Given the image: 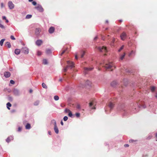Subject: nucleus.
I'll return each mask as SVG.
<instances>
[{
  "label": "nucleus",
  "mask_w": 157,
  "mask_h": 157,
  "mask_svg": "<svg viewBox=\"0 0 157 157\" xmlns=\"http://www.w3.org/2000/svg\"><path fill=\"white\" fill-rule=\"evenodd\" d=\"M103 67H105L106 69L110 70L111 71L113 70V69L115 68L114 66L112 63H108L104 64V62Z\"/></svg>",
  "instance_id": "nucleus-1"
},
{
  "label": "nucleus",
  "mask_w": 157,
  "mask_h": 157,
  "mask_svg": "<svg viewBox=\"0 0 157 157\" xmlns=\"http://www.w3.org/2000/svg\"><path fill=\"white\" fill-rule=\"evenodd\" d=\"M117 110L118 111H121L124 116H126L128 113L126 109L124 108L123 105L119 107L117 109Z\"/></svg>",
  "instance_id": "nucleus-2"
},
{
  "label": "nucleus",
  "mask_w": 157,
  "mask_h": 157,
  "mask_svg": "<svg viewBox=\"0 0 157 157\" xmlns=\"http://www.w3.org/2000/svg\"><path fill=\"white\" fill-rule=\"evenodd\" d=\"M67 63L68 65L66 67L63 69V72H66L69 67L71 69H72L74 67L75 64L73 62H70L69 61H67Z\"/></svg>",
  "instance_id": "nucleus-3"
},
{
  "label": "nucleus",
  "mask_w": 157,
  "mask_h": 157,
  "mask_svg": "<svg viewBox=\"0 0 157 157\" xmlns=\"http://www.w3.org/2000/svg\"><path fill=\"white\" fill-rule=\"evenodd\" d=\"M35 8L40 12H42L44 11V10L41 5L40 4H38L37 6L35 7Z\"/></svg>",
  "instance_id": "nucleus-4"
},
{
  "label": "nucleus",
  "mask_w": 157,
  "mask_h": 157,
  "mask_svg": "<svg viewBox=\"0 0 157 157\" xmlns=\"http://www.w3.org/2000/svg\"><path fill=\"white\" fill-rule=\"evenodd\" d=\"M21 51L25 54H28L29 53V49L28 48L26 47H22Z\"/></svg>",
  "instance_id": "nucleus-5"
},
{
  "label": "nucleus",
  "mask_w": 157,
  "mask_h": 157,
  "mask_svg": "<svg viewBox=\"0 0 157 157\" xmlns=\"http://www.w3.org/2000/svg\"><path fill=\"white\" fill-rule=\"evenodd\" d=\"M96 104L94 101L90 102L89 103V107L91 109H95L96 108L95 107Z\"/></svg>",
  "instance_id": "nucleus-6"
},
{
  "label": "nucleus",
  "mask_w": 157,
  "mask_h": 157,
  "mask_svg": "<svg viewBox=\"0 0 157 157\" xmlns=\"http://www.w3.org/2000/svg\"><path fill=\"white\" fill-rule=\"evenodd\" d=\"M97 48L101 52H106L107 51L106 48L104 46L98 47Z\"/></svg>",
  "instance_id": "nucleus-7"
},
{
  "label": "nucleus",
  "mask_w": 157,
  "mask_h": 157,
  "mask_svg": "<svg viewBox=\"0 0 157 157\" xmlns=\"http://www.w3.org/2000/svg\"><path fill=\"white\" fill-rule=\"evenodd\" d=\"M13 92L14 94L16 96H19L20 94L19 90L17 88H14Z\"/></svg>",
  "instance_id": "nucleus-8"
},
{
  "label": "nucleus",
  "mask_w": 157,
  "mask_h": 157,
  "mask_svg": "<svg viewBox=\"0 0 157 157\" xmlns=\"http://www.w3.org/2000/svg\"><path fill=\"white\" fill-rule=\"evenodd\" d=\"M8 6L9 7V8L12 10L14 8V5L12 3L11 1H9L8 2Z\"/></svg>",
  "instance_id": "nucleus-9"
},
{
  "label": "nucleus",
  "mask_w": 157,
  "mask_h": 157,
  "mask_svg": "<svg viewBox=\"0 0 157 157\" xmlns=\"http://www.w3.org/2000/svg\"><path fill=\"white\" fill-rule=\"evenodd\" d=\"M114 104L113 103L111 102L110 101L108 104L107 107L110 109V110H111L114 107Z\"/></svg>",
  "instance_id": "nucleus-10"
},
{
  "label": "nucleus",
  "mask_w": 157,
  "mask_h": 157,
  "mask_svg": "<svg viewBox=\"0 0 157 157\" xmlns=\"http://www.w3.org/2000/svg\"><path fill=\"white\" fill-rule=\"evenodd\" d=\"M93 68L91 67H84V73L86 74L88 73V71L92 70Z\"/></svg>",
  "instance_id": "nucleus-11"
},
{
  "label": "nucleus",
  "mask_w": 157,
  "mask_h": 157,
  "mask_svg": "<svg viewBox=\"0 0 157 157\" xmlns=\"http://www.w3.org/2000/svg\"><path fill=\"white\" fill-rule=\"evenodd\" d=\"M41 32V29L39 28H37L35 29V33L37 36H39L40 35V33Z\"/></svg>",
  "instance_id": "nucleus-12"
},
{
  "label": "nucleus",
  "mask_w": 157,
  "mask_h": 157,
  "mask_svg": "<svg viewBox=\"0 0 157 157\" xmlns=\"http://www.w3.org/2000/svg\"><path fill=\"white\" fill-rule=\"evenodd\" d=\"M120 36L121 40H124L126 37V34L125 33L123 32L121 34Z\"/></svg>",
  "instance_id": "nucleus-13"
},
{
  "label": "nucleus",
  "mask_w": 157,
  "mask_h": 157,
  "mask_svg": "<svg viewBox=\"0 0 157 157\" xmlns=\"http://www.w3.org/2000/svg\"><path fill=\"white\" fill-rule=\"evenodd\" d=\"M54 130L55 133L56 134H58L59 133V131L58 128V127H57V125H56L55 123V125H54Z\"/></svg>",
  "instance_id": "nucleus-14"
},
{
  "label": "nucleus",
  "mask_w": 157,
  "mask_h": 157,
  "mask_svg": "<svg viewBox=\"0 0 157 157\" xmlns=\"http://www.w3.org/2000/svg\"><path fill=\"white\" fill-rule=\"evenodd\" d=\"M55 30V28L54 27H51L49 29L48 32L49 33H50L52 34V33Z\"/></svg>",
  "instance_id": "nucleus-15"
},
{
  "label": "nucleus",
  "mask_w": 157,
  "mask_h": 157,
  "mask_svg": "<svg viewBox=\"0 0 157 157\" xmlns=\"http://www.w3.org/2000/svg\"><path fill=\"white\" fill-rule=\"evenodd\" d=\"M42 43V41L41 40H37L36 42V44L38 46H40Z\"/></svg>",
  "instance_id": "nucleus-16"
},
{
  "label": "nucleus",
  "mask_w": 157,
  "mask_h": 157,
  "mask_svg": "<svg viewBox=\"0 0 157 157\" xmlns=\"http://www.w3.org/2000/svg\"><path fill=\"white\" fill-rule=\"evenodd\" d=\"M4 75L6 78H9L10 76V73L9 72H5L4 73Z\"/></svg>",
  "instance_id": "nucleus-17"
},
{
  "label": "nucleus",
  "mask_w": 157,
  "mask_h": 157,
  "mask_svg": "<svg viewBox=\"0 0 157 157\" xmlns=\"http://www.w3.org/2000/svg\"><path fill=\"white\" fill-rule=\"evenodd\" d=\"M13 137L12 136H10L7 138V139L6 140V141L7 143H9L11 140H13Z\"/></svg>",
  "instance_id": "nucleus-18"
},
{
  "label": "nucleus",
  "mask_w": 157,
  "mask_h": 157,
  "mask_svg": "<svg viewBox=\"0 0 157 157\" xmlns=\"http://www.w3.org/2000/svg\"><path fill=\"white\" fill-rule=\"evenodd\" d=\"M125 55V53H124L122 55H120L119 61L122 60L124 58Z\"/></svg>",
  "instance_id": "nucleus-19"
},
{
  "label": "nucleus",
  "mask_w": 157,
  "mask_h": 157,
  "mask_svg": "<svg viewBox=\"0 0 157 157\" xmlns=\"http://www.w3.org/2000/svg\"><path fill=\"white\" fill-rule=\"evenodd\" d=\"M21 52V50L19 49H15L14 51V53L15 54L18 55L20 54Z\"/></svg>",
  "instance_id": "nucleus-20"
},
{
  "label": "nucleus",
  "mask_w": 157,
  "mask_h": 157,
  "mask_svg": "<svg viewBox=\"0 0 157 157\" xmlns=\"http://www.w3.org/2000/svg\"><path fill=\"white\" fill-rule=\"evenodd\" d=\"M117 82L116 81H113L112 82L111 84V86H112L113 87H115V86L117 85Z\"/></svg>",
  "instance_id": "nucleus-21"
},
{
  "label": "nucleus",
  "mask_w": 157,
  "mask_h": 157,
  "mask_svg": "<svg viewBox=\"0 0 157 157\" xmlns=\"http://www.w3.org/2000/svg\"><path fill=\"white\" fill-rule=\"evenodd\" d=\"M46 53L48 55H50L52 53L51 50L50 49H47Z\"/></svg>",
  "instance_id": "nucleus-22"
},
{
  "label": "nucleus",
  "mask_w": 157,
  "mask_h": 157,
  "mask_svg": "<svg viewBox=\"0 0 157 157\" xmlns=\"http://www.w3.org/2000/svg\"><path fill=\"white\" fill-rule=\"evenodd\" d=\"M31 128V127L30 124L29 123H27L25 125V128L26 129H30Z\"/></svg>",
  "instance_id": "nucleus-23"
},
{
  "label": "nucleus",
  "mask_w": 157,
  "mask_h": 157,
  "mask_svg": "<svg viewBox=\"0 0 157 157\" xmlns=\"http://www.w3.org/2000/svg\"><path fill=\"white\" fill-rule=\"evenodd\" d=\"M136 54V51H134L133 50H132L131 52L129 53V56H130L132 55H135Z\"/></svg>",
  "instance_id": "nucleus-24"
},
{
  "label": "nucleus",
  "mask_w": 157,
  "mask_h": 157,
  "mask_svg": "<svg viewBox=\"0 0 157 157\" xmlns=\"http://www.w3.org/2000/svg\"><path fill=\"white\" fill-rule=\"evenodd\" d=\"M6 45L8 47V48H11V45L10 43L9 42H7L6 43Z\"/></svg>",
  "instance_id": "nucleus-25"
},
{
  "label": "nucleus",
  "mask_w": 157,
  "mask_h": 157,
  "mask_svg": "<svg viewBox=\"0 0 157 157\" xmlns=\"http://www.w3.org/2000/svg\"><path fill=\"white\" fill-rule=\"evenodd\" d=\"M135 105L137 106V107L139 108H140L142 106L140 104L139 105L138 104H135ZM142 107H143L144 108H145L146 107V106L144 105L142 106Z\"/></svg>",
  "instance_id": "nucleus-26"
},
{
  "label": "nucleus",
  "mask_w": 157,
  "mask_h": 157,
  "mask_svg": "<svg viewBox=\"0 0 157 157\" xmlns=\"http://www.w3.org/2000/svg\"><path fill=\"white\" fill-rule=\"evenodd\" d=\"M6 106H7V108L9 110H10V107L11 106V104L10 103L8 102L6 104Z\"/></svg>",
  "instance_id": "nucleus-27"
},
{
  "label": "nucleus",
  "mask_w": 157,
  "mask_h": 157,
  "mask_svg": "<svg viewBox=\"0 0 157 157\" xmlns=\"http://www.w3.org/2000/svg\"><path fill=\"white\" fill-rule=\"evenodd\" d=\"M85 84H86V85H87L89 86H90L91 83L90 81L89 80H88L86 81V82H85Z\"/></svg>",
  "instance_id": "nucleus-28"
},
{
  "label": "nucleus",
  "mask_w": 157,
  "mask_h": 157,
  "mask_svg": "<svg viewBox=\"0 0 157 157\" xmlns=\"http://www.w3.org/2000/svg\"><path fill=\"white\" fill-rule=\"evenodd\" d=\"M40 101L39 100L36 101L34 103V105H38Z\"/></svg>",
  "instance_id": "nucleus-29"
},
{
  "label": "nucleus",
  "mask_w": 157,
  "mask_h": 157,
  "mask_svg": "<svg viewBox=\"0 0 157 157\" xmlns=\"http://www.w3.org/2000/svg\"><path fill=\"white\" fill-rule=\"evenodd\" d=\"M32 17V15L30 14H28L25 17L26 19H29L31 18Z\"/></svg>",
  "instance_id": "nucleus-30"
},
{
  "label": "nucleus",
  "mask_w": 157,
  "mask_h": 157,
  "mask_svg": "<svg viewBox=\"0 0 157 157\" xmlns=\"http://www.w3.org/2000/svg\"><path fill=\"white\" fill-rule=\"evenodd\" d=\"M5 39H2L0 41V45L1 46H2L3 45V42L5 41Z\"/></svg>",
  "instance_id": "nucleus-31"
},
{
  "label": "nucleus",
  "mask_w": 157,
  "mask_h": 157,
  "mask_svg": "<svg viewBox=\"0 0 157 157\" xmlns=\"http://www.w3.org/2000/svg\"><path fill=\"white\" fill-rule=\"evenodd\" d=\"M43 63L44 65H46L48 63L47 60L46 59H44L43 61Z\"/></svg>",
  "instance_id": "nucleus-32"
},
{
  "label": "nucleus",
  "mask_w": 157,
  "mask_h": 157,
  "mask_svg": "<svg viewBox=\"0 0 157 157\" xmlns=\"http://www.w3.org/2000/svg\"><path fill=\"white\" fill-rule=\"evenodd\" d=\"M138 140H129V142L130 143H134L135 142H136Z\"/></svg>",
  "instance_id": "nucleus-33"
},
{
  "label": "nucleus",
  "mask_w": 157,
  "mask_h": 157,
  "mask_svg": "<svg viewBox=\"0 0 157 157\" xmlns=\"http://www.w3.org/2000/svg\"><path fill=\"white\" fill-rule=\"evenodd\" d=\"M54 98L55 101H57L59 99V97L57 95H55L54 96Z\"/></svg>",
  "instance_id": "nucleus-34"
},
{
  "label": "nucleus",
  "mask_w": 157,
  "mask_h": 157,
  "mask_svg": "<svg viewBox=\"0 0 157 157\" xmlns=\"http://www.w3.org/2000/svg\"><path fill=\"white\" fill-rule=\"evenodd\" d=\"M42 86L43 88L45 89H47V87L45 83H43L42 84Z\"/></svg>",
  "instance_id": "nucleus-35"
},
{
  "label": "nucleus",
  "mask_w": 157,
  "mask_h": 157,
  "mask_svg": "<svg viewBox=\"0 0 157 157\" xmlns=\"http://www.w3.org/2000/svg\"><path fill=\"white\" fill-rule=\"evenodd\" d=\"M124 85L125 86H126L128 84V83L127 80L126 79H124Z\"/></svg>",
  "instance_id": "nucleus-36"
},
{
  "label": "nucleus",
  "mask_w": 157,
  "mask_h": 157,
  "mask_svg": "<svg viewBox=\"0 0 157 157\" xmlns=\"http://www.w3.org/2000/svg\"><path fill=\"white\" fill-rule=\"evenodd\" d=\"M8 99L10 101H12L13 100V98L11 96H9L8 98Z\"/></svg>",
  "instance_id": "nucleus-37"
},
{
  "label": "nucleus",
  "mask_w": 157,
  "mask_h": 157,
  "mask_svg": "<svg viewBox=\"0 0 157 157\" xmlns=\"http://www.w3.org/2000/svg\"><path fill=\"white\" fill-rule=\"evenodd\" d=\"M52 123L54 124V126L55 125V123L56 124V122L55 120H53L52 121Z\"/></svg>",
  "instance_id": "nucleus-38"
},
{
  "label": "nucleus",
  "mask_w": 157,
  "mask_h": 157,
  "mask_svg": "<svg viewBox=\"0 0 157 157\" xmlns=\"http://www.w3.org/2000/svg\"><path fill=\"white\" fill-rule=\"evenodd\" d=\"M68 116L71 117L73 116V114H72V112L71 111H70V112L68 113Z\"/></svg>",
  "instance_id": "nucleus-39"
},
{
  "label": "nucleus",
  "mask_w": 157,
  "mask_h": 157,
  "mask_svg": "<svg viewBox=\"0 0 157 157\" xmlns=\"http://www.w3.org/2000/svg\"><path fill=\"white\" fill-rule=\"evenodd\" d=\"M22 130V127H19L18 128L17 131L18 132H21Z\"/></svg>",
  "instance_id": "nucleus-40"
},
{
  "label": "nucleus",
  "mask_w": 157,
  "mask_h": 157,
  "mask_svg": "<svg viewBox=\"0 0 157 157\" xmlns=\"http://www.w3.org/2000/svg\"><path fill=\"white\" fill-rule=\"evenodd\" d=\"M41 55V52L40 51H38L37 52V55L38 56H40Z\"/></svg>",
  "instance_id": "nucleus-41"
},
{
  "label": "nucleus",
  "mask_w": 157,
  "mask_h": 157,
  "mask_svg": "<svg viewBox=\"0 0 157 157\" xmlns=\"http://www.w3.org/2000/svg\"><path fill=\"white\" fill-rule=\"evenodd\" d=\"M82 54L81 55V58H82L84 56V55H85V52H84V51H82Z\"/></svg>",
  "instance_id": "nucleus-42"
},
{
  "label": "nucleus",
  "mask_w": 157,
  "mask_h": 157,
  "mask_svg": "<svg viewBox=\"0 0 157 157\" xmlns=\"http://www.w3.org/2000/svg\"><path fill=\"white\" fill-rule=\"evenodd\" d=\"M124 47V45H122L118 50V52H120L121 50H122Z\"/></svg>",
  "instance_id": "nucleus-43"
},
{
  "label": "nucleus",
  "mask_w": 157,
  "mask_h": 157,
  "mask_svg": "<svg viewBox=\"0 0 157 157\" xmlns=\"http://www.w3.org/2000/svg\"><path fill=\"white\" fill-rule=\"evenodd\" d=\"M68 119V117L66 116H64L63 118V120L64 121H67V120Z\"/></svg>",
  "instance_id": "nucleus-44"
},
{
  "label": "nucleus",
  "mask_w": 157,
  "mask_h": 157,
  "mask_svg": "<svg viewBox=\"0 0 157 157\" xmlns=\"http://www.w3.org/2000/svg\"><path fill=\"white\" fill-rule=\"evenodd\" d=\"M155 89V86H152L151 88V90L152 92H154Z\"/></svg>",
  "instance_id": "nucleus-45"
},
{
  "label": "nucleus",
  "mask_w": 157,
  "mask_h": 157,
  "mask_svg": "<svg viewBox=\"0 0 157 157\" xmlns=\"http://www.w3.org/2000/svg\"><path fill=\"white\" fill-rule=\"evenodd\" d=\"M71 111L69 109H65V113H67L68 112H69L70 111Z\"/></svg>",
  "instance_id": "nucleus-46"
},
{
  "label": "nucleus",
  "mask_w": 157,
  "mask_h": 157,
  "mask_svg": "<svg viewBox=\"0 0 157 157\" xmlns=\"http://www.w3.org/2000/svg\"><path fill=\"white\" fill-rule=\"evenodd\" d=\"M76 107L77 109H81L80 105L79 104H77Z\"/></svg>",
  "instance_id": "nucleus-47"
},
{
  "label": "nucleus",
  "mask_w": 157,
  "mask_h": 157,
  "mask_svg": "<svg viewBox=\"0 0 157 157\" xmlns=\"http://www.w3.org/2000/svg\"><path fill=\"white\" fill-rule=\"evenodd\" d=\"M0 27L2 29H4L5 28L4 26L1 23H0Z\"/></svg>",
  "instance_id": "nucleus-48"
},
{
  "label": "nucleus",
  "mask_w": 157,
  "mask_h": 157,
  "mask_svg": "<svg viewBox=\"0 0 157 157\" xmlns=\"http://www.w3.org/2000/svg\"><path fill=\"white\" fill-rule=\"evenodd\" d=\"M16 110L15 109H12L10 111V112L11 113H14L16 112Z\"/></svg>",
  "instance_id": "nucleus-49"
},
{
  "label": "nucleus",
  "mask_w": 157,
  "mask_h": 157,
  "mask_svg": "<svg viewBox=\"0 0 157 157\" xmlns=\"http://www.w3.org/2000/svg\"><path fill=\"white\" fill-rule=\"evenodd\" d=\"M75 115L77 117H78L80 116V114L79 113H76L75 114Z\"/></svg>",
  "instance_id": "nucleus-50"
},
{
  "label": "nucleus",
  "mask_w": 157,
  "mask_h": 157,
  "mask_svg": "<svg viewBox=\"0 0 157 157\" xmlns=\"http://www.w3.org/2000/svg\"><path fill=\"white\" fill-rule=\"evenodd\" d=\"M10 82L11 84H14V83H15L14 81L12 80H10Z\"/></svg>",
  "instance_id": "nucleus-51"
},
{
  "label": "nucleus",
  "mask_w": 157,
  "mask_h": 157,
  "mask_svg": "<svg viewBox=\"0 0 157 157\" xmlns=\"http://www.w3.org/2000/svg\"><path fill=\"white\" fill-rule=\"evenodd\" d=\"M10 38L12 40H15V38L14 36L12 35L11 36Z\"/></svg>",
  "instance_id": "nucleus-52"
},
{
  "label": "nucleus",
  "mask_w": 157,
  "mask_h": 157,
  "mask_svg": "<svg viewBox=\"0 0 157 157\" xmlns=\"http://www.w3.org/2000/svg\"><path fill=\"white\" fill-rule=\"evenodd\" d=\"M1 8H3L4 7V5L3 3H1Z\"/></svg>",
  "instance_id": "nucleus-53"
},
{
  "label": "nucleus",
  "mask_w": 157,
  "mask_h": 157,
  "mask_svg": "<svg viewBox=\"0 0 157 157\" xmlns=\"http://www.w3.org/2000/svg\"><path fill=\"white\" fill-rule=\"evenodd\" d=\"M32 4L33 5L35 6L36 4V2L35 1H34L32 2Z\"/></svg>",
  "instance_id": "nucleus-54"
},
{
  "label": "nucleus",
  "mask_w": 157,
  "mask_h": 157,
  "mask_svg": "<svg viewBox=\"0 0 157 157\" xmlns=\"http://www.w3.org/2000/svg\"><path fill=\"white\" fill-rule=\"evenodd\" d=\"M114 41H115V39H113L112 40V43L111 44V45H113V43L114 42Z\"/></svg>",
  "instance_id": "nucleus-55"
},
{
  "label": "nucleus",
  "mask_w": 157,
  "mask_h": 157,
  "mask_svg": "<svg viewBox=\"0 0 157 157\" xmlns=\"http://www.w3.org/2000/svg\"><path fill=\"white\" fill-rule=\"evenodd\" d=\"M129 146V145L128 144H125L124 145V147H128Z\"/></svg>",
  "instance_id": "nucleus-56"
},
{
  "label": "nucleus",
  "mask_w": 157,
  "mask_h": 157,
  "mask_svg": "<svg viewBox=\"0 0 157 157\" xmlns=\"http://www.w3.org/2000/svg\"><path fill=\"white\" fill-rule=\"evenodd\" d=\"M66 51L65 50H64L62 52L61 54V55L62 56Z\"/></svg>",
  "instance_id": "nucleus-57"
},
{
  "label": "nucleus",
  "mask_w": 157,
  "mask_h": 157,
  "mask_svg": "<svg viewBox=\"0 0 157 157\" xmlns=\"http://www.w3.org/2000/svg\"><path fill=\"white\" fill-rule=\"evenodd\" d=\"M152 136H148V137H147V139H151L152 137Z\"/></svg>",
  "instance_id": "nucleus-58"
},
{
  "label": "nucleus",
  "mask_w": 157,
  "mask_h": 157,
  "mask_svg": "<svg viewBox=\"0 0 157 157\" xmlns=\"http://www.w3.org/2000/svg\"><path fill=\"white\" fill-rule=\"evenodd\" d=\"M2 19H3V20H6V17L5 16H3L2 17Z\"/></svg>",
  "instance_id": "nucleus-59"
},
{
  "label": "nucleus",
  "mask_w": 157,
  "mask_h": 157,
  "mask_svg": "<svg viewBox=\"0 0 157 157\" xmlns=\"http://www.w3.org/2000/svg\"><path fill=\"white\" fill-rule=\"evenodd\" d=\"M60 123H61V125H63V123L62 121H61V122H60Z\"/></svg>",
  "instance_id": "nucleus-60"
},
{
  "label": "nucleus",
  "mask_w": 157,
  "mask_h": 157,
  "mask_svg": "<svg viewBox=\"0 0 157 157\" xmlns=\"http://www.w3.org/2000/svg\"><path fill=\"white\" fill-rule=\"evenodd\" d=\"M108 111V109L107 108H106L105 109V112H106V113H108L107 112V111Z\"/></svg>",
  "instance_id": "nucleus-61"
},
{
  "label": "nucleus",
  "mask_w": 157,
  "mask_h": 157,
  "mask_svg": "<svg viewBox=\"0 0 157 157\" xmlns=\"http://www.w3.org/2000/svg\"><path fill=\"white\" fill-rule=\"evenodd\" d=\"M126 71L127 72H129V73H130V71L129 70H127V69H126Z\"/></svg>",
  "instance_id": "nucleus-62"
},
{
  "label": "nucleus",
  "mask_w": 157,
  "mask_h": 157,
  "mask_svg": "<svg viewBox=\"0 0 157 157\" xmlns=\"http://www.w3.org/2000/svg\"><path fill=\"white\" fill-rule=\"evenodd\" d=\"M98 38L97 36L95 37L94 38V40H96Z\"/></svg>",
  "instance_id": "nucleus-63"
},
{
  "label": "nucleus",
  "mask_w": 157,
  "mask_h": 157,
  "mask_svg": "<svg viewBox=\"0 0 157 157\" xmlns=\"http://www.w3.org/2000/svg\"><path fill=\"white\" fill-rule=\"evenodd\" d=\"M75 58L76 59H78V56L77 55L75 56Z\"/></svg>",
  "instance_id": "nucleus-64"
}]
</instances>
